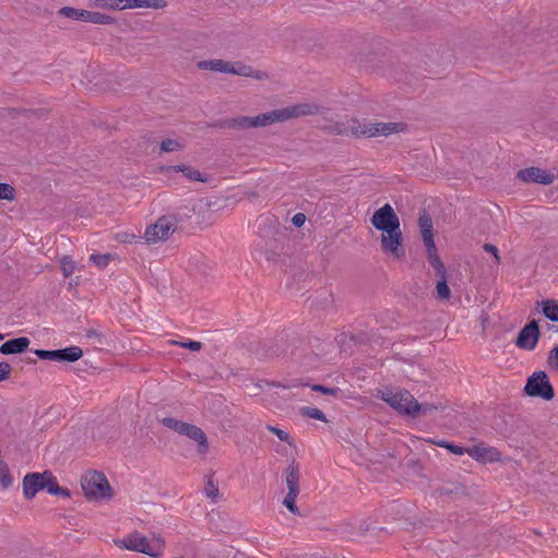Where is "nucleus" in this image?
<instances>
[{
    "label": "nucleus",
    "mask_w": 558,
    "mask_h": 558,
    "mask_svg": "<svg viewBox=\"0 0 558 558\" xmlns=\"http://www.w3.org/2000/svg\"><path fill=\"white\" fill-rule=\"evenodd\" d=\"M204 492L207 498H209L213 502H217L219 497V488L217 483L214 482L213 475L208 476Z\"/></svg>",
    "instance_id": "30"
},
{
    "label": "nucleus",
    "mask_w": 558,
    "mask_h": 558,
    "mask_svg": "<svg viewBox=\"0 0 558 558\" xmlns=\"http://www.w3.org/2000/svg\"><path fill=\"white\" fill-rule=\"evenodd\" d=\"M88 23L99 24V25H111V24H116L117 20L113 16L108 15V14L89 11Z\"/></svg>",
    "instance_id": "26"
},
{
    "label": "nucleus",
    "mask_w": 558,
    "mask_h": 558,
    "mask_svg": "<svg viewBox=\"0 0 558 558\" xmlns=\"http://www.w3.org/2000/svg\"><path fill=\"white\" fill-rule=\"evenodd\" d=\"M165 7V0H122V10L136 8L162 9Z\"/></svg>",
    "instance_id": "20"
},
{
    "label": "nucleus",
    "mask_w": 558,
    "mask_h": 558,
    "mask_svg": "<svg viewBox=\"0 0 558 558\" xmlns=\"http://www.w3.org/2000/svg\"><path fill=\"white\" fill-rule=\"evenodd\" d=\"M543 314L551 322H558V302L547 300L543 302Z\"/></svg>",
    "instance_id": "27"
},
{
    "label": "nucleus",
    "mask_w": 558,
    "mask_h": 558,
    "mask_svg": "<svg viewBox=\"0 0 558 558\" xmlns=\"http://www.w3.org/2000/svg\"><path fill=\"white\" fill-rule=\"evenodd\" d=\"M61 270L64 275V277L71 276L75 270V263L72 260L71 257L64 256L61 259Z\"/></svg>",
    "instance_id": "38"
},
{
    "label": "nucleus",
    "mask_w": 558,
    "mask_h": 558,
    "mask_svg": "<svg viewBox=\"0 0 558 558\" xmlns=\"http://www.w3.org/2000/svg\"><path fill=\"white\" fill-rule=\"evenodd\" d=\"M305 215L302 214V213H298L295 214L293 217H292V223L295 226V227H302L305 222Z\"/></svg>",
    "instance_id": "44"
},
{
    "label": "nucleus",
    "mask_w": 558,
    "mask_h": 558,
    "mask_svg": "<svg viewBox=\"0 0 558 558\" xmlns=\"http://www.w3.org/2000/svg\"><path fill=\"white\" fill-rule=\"evenodd\" d=\"M34 353L40 360L56 362H75L83 356V350L76 345L57 350L37 349L34 351Z\"/></svg>",
    "instance_id": "11"
},
{
    "label": "nucleus",
    "mask_w": 558,
    "mask_h": 558,
    "mask_svg": "<svg viewBox=\"0 0 558 558\" xmlns=\"http://www.w3.org/2000/svg\"><path fill=\"white\" fill-rule=\"evenodd\" d=\"M373 227L383 231L380 244L385 253L391 254L400 259L404 257L405 251L402 247V232L400 230V220L393 208L385 204L378 208L371 218Z\"/></svg>",
    "instance_id": "1"
},
{
    "label": "nucleus",
    "mask_w": 558,
    "mask_h": 558,
    "mask_svg": "<svg viewBox=\"0 0 558 558\" xmlns=\"http://www.w3.org/2000/svg\"><path fill=\"white\" fill-rule=\"evenodd\" d=\"M160 149L165 153H172L182 149V145L177 140H165L160 144Z\"/></svg>",
    "instance_id": "35"
},
{
    "label": "nucleus",
    "mask_w": 558,
    "mask_h": 558,
    "mask_svg": "<svg viewBox=\"0 0 558 558\" xmlns=\"http://www.w3.org/2000/svg\"><path fill=\"white\" fill-rule=\"evenodd\" d=\"M3 339H4V335L0 333V340H3Z\"/></svg>",
    "instance_id": "51"
},
{
    "label": "nucleus",
    "mask_w": 558,
    "mask_h": 558,
    "mask_svg": "<svg viewBox=\"0 0 558 558\" xmlns=\"http://www.w3.org/2000/svg\"><path fill=\"white\" fill-rule=\"evenodd\" d=\"M468 453L474 458L475 460L477 461H483L485 462L486 459H487V456H488V449L484 448V447H473L471 449H468L466 450Z\"/></svg>",
    "instance_id": "34"
},
{
    "label": "nucleus",
    "mask_w": 558,
    "mask_h": 558,
    "mask_svg": "<svg viewBox=\"0 0 558 558\" xmlns=\"http://www.w3.org/2000/svg\"><path fill=\"white\" fill-rule=\"evenodd\" d=\"M15 198V190L8 183H0V199L13 201Z\"/></svg>",
    "instance_id": "36"
},
{
    "label": "nucleus",
    "mask_w": 558,
    "mask_h": 558,
    "mask_svg": "<svg viewBox=\"0 0 558 558\" xmlns=\"http://www.w3.org/2000/svg\"><path fill=\"white\" fill-rule=\"evenodd\" d=\"M31 340L27 337L13 338L0 345V353L4 355L23 353L28 349Z\"/></svg>",
    "instance_id": "16"
},
{
    "label": "nucleus",
    "mask_w": 558,
    "mask_h": 558,
    "mask_svg": "<svg viewBox=\"0 0 558 558\" xmlns=\"http://www.w3.org/2000/svg\"><path fill=\"white\" fill-rule=\"evenodd\" d=\"M175 229V219L172 216L160 217L155 225L147 227L145 240L147 243L165 241Z\"/></svg>",
    "instance_id": "10"
},
{
    "label": "nucleus",
    "mask_w": 558,
    "mask_h": 558,
    "mask_svg": "<svg viewBox=\"0 0 558 558\" xmlns=\"http://www.w3.org/2000/svg\"><path fill=\"white\" fill-rule=\"evenodd\" d=\"M44 472L27 473L23 478V494L25 499H33L39 490L44 489Z\"/></svg>",
    "instance_id": "14"
},
{
    "label": "nucleus",
    "mask_w": 558,
    "mask_h": 558,
    "mask_svg": "<svg viewBox=\"0 0 558 558\" xmlns=\"http://www.w3.org/2000/svg\"><path fill=\"white\" fill-rule=\"evenodd\" d=\"M44 489H46L50 495L70 497V492L68 488L61 487L58 484L57 477L50 472H44Z\"/></svg>",
    "instance_id": "19"
},
{
    "label": "nucleus",
    "mask_w": 558,
    "mask_h": 558,
    "mask_svg": "<svg viewBox=\"0 0 558 558\" xmlns=\"http://www.w3.org/2000/svg\"><path fill=\"white\" fill-rule=\"evenodd\" d=\"M489 250H490V255H493L495 257V259L498 262L499 260V255H498L497 246L490 244V248Z\"/></svg>",
    "instance_id": "47"
},
{
    "label": "nucleus",
    "mask_w": 558,
    "mask_h": 558,
    "mask_svg": "<svg viewBox=\"0 0 558 558\" xmlns=\"http://www.w3.org/2000/svg\"><path fill=\"white\" fill-rule=\"evenodd\" d=\"M117 544L129 550L146 554L150 557H158L162 550V544L159 541H149L138 532L129 534Z\"/></svg>",
    "instance_id": "7"
},
{
    "label": "nucleus",
    "mask_w": 558,
    "mask_h": 558,
    "mask_svg": "<svg viewBox=\"0 0 558 558\" xmlns=\"http://www.w3.org/2000/svg\"><path fill=\"white\" fill-rule=\"evenodd\" d=\"M538 339H539L538 325L535 320H532L531 323H529L521 329V331L518 335L515 344L520 349L531 351L536 347Z\"/></svg>",
    "instance_id": "13"
},
{
    "label": "nucleus",
    "mask_w": 558,
    "mask_h": 558,
    "mask_svg": "<svg viewBox=\"0 0 558 558\" xmlns=\"http://www.w3.org/2000/svg\"><path fill=\"white\" fill-rule=\"evenodd\" d=\"M311 389L316 392L332 396L335 398H341L342 391L339 387H326L319 384L311 386Z\"/></svg>",
    "instance_id": "32"
},
{
    "label": "nucleus",
    "mask_w": 558,
    "mask_h": 558,
    "mask_svg": "<svg viewBox=\"0 0 558 558\" xmlns=\"http://www.w3.org/2000/svg\"><path fill=\"white\" fill-rule=\"evenodd\" d=\"M165 172H182L185 178H187L191 181H198V182H206L207 177L203 173H201L197 169L185 166V165H178V166H169L161 169Z\"/></svg>",
    "instance_id": "18"
},
{
    "label": "nucleus",
    "mask_w": 558,
    "mask_h": 558,
    "mask_svg": "<svg viewBox=\"0 0 558 558\" xmlns=\"http://www.w3.org/2000/svg\"><path fill=\"white\" fill-rule=\"evenodd\" d=\"M82 489L87 499H99L110 496V485L101 472L86 473L81 481Z\"/></svg>",
    "instance_id": "6"
},
{
    "label": "nucleus",
    "mask_w": 558,
    "mask_h": 558,
    "mask_svg": "<svg viewBox=\"0 0 558 558\" xmlns=\"http://www.w3.org/2000/svg\"><path fill=\"white\" fill-rule=\"evenodd\" d=\"M482 247H483V250H484L485 252H487V253H488V250H489L488 242L484 243Z\"/></svg>",
    "instance_id": "49"
},
{
    "label": "nucleus",
    "mask_w": 558,
    "mask_h": 558,
    "mask_svg": "<svg viewBox=\"0 0 558 558\" xmlns=\"http://www.w3.org/2000/svg\"><path fill=\"white\" fill-rule=\"evenodd\" d=\"M499 456H500L499 452L495 448L490 447V462L495 461V460H499Z\"/></svg>",
    "instance_id": "46"
},
{
    "label": "nucleus",
    "mask_w": 558,
    "mask_h": 558,
    "mask_svg": "<svg viewBox=\"0 0 558 558\" xmlns=\"http://www.w3.org/2000/svg\"><path fill=\"white\" fill-rule=\"evenodd\" d=\"M59 14L74 21L88 22L89 11L72 7H63L59 10Z\"/></svg>",
    "instance_id": "22"
},
{
    "label": "nucleus",
    "mask_w": 558,
    "mask_h": 558,
    "mask_svg": "<svg viewBox=\"0 0 558 558\" xmlns=\"http://www.w3.org/2000/svg\"><path fill=\"white\" fill-rule=\"evenodd\" d=\"M300 413L303 416H306V417H310V418L318 420V421H322V422H326L327 421L326 415L323 413V411H320L317 408L303 407V408L300 409Z\"/></svg>",
    "instance_id": "31"
},
{
    "label": "nucleus",
    "mask_w": 558,
    "mask_h": 558,
    "mask_svg": "<svg viewBox=\"0 0 558 558\" xmlns=\"http://www.w3.org/2000/svg\"><path fill=\"white\" fill-rule=\"evenodd\" d=\"M13 483V478L10 474L8 463L0 458V484L3 488H9Z\"/></svg>",
    "instance_id": "29"
},
{
    "label": "nucleus",
    "mask_w": 558,
    "mask_h": 558,
    "mask_svg": "<svg viewBox=\"0 0 558 558\" xmlns=\"http://www.w3.org/2000/svg\"><path fill=\"white\" fill-rule=\"evenodd\" d=\"M181 345L183 348H186L191 351H199L203 347L202 342H198V341H187V342H184V343H181Z\"/></svg>",
    "instance_id": "43"
},
{
    "label": "nucleus",
    "mask_w": 558,
    "mask_h": 558,
    "mask_svg": "<svg viewBox=\"0 0 558 558\" xmlns=\"http://www.w3.org/2000/svg\"><path fill=\"white\" fill-rule=\"evenodd\" d=\"M380 399L388 403L399 414L413 418V402L414 397L408 390H385L380 391Z\"/></svg>",
    "instance_id": "9"
},
{
    "label": "nucleus",
    "mask_w": 558,
    "mask_h": 558,
    "mask_svg": "<svg viewBox=\"0 0 558 558\" xmlns=\"http://www.w3.org/2000/svg\"><path fill=\"white\" fill-rule=\"evenodd\" d=\"M269 430H271L281 441H289L290 436L283 429L277 428L275 426H268Z\"/></svg>",
    "instance_id": "41"
},
{
    "label": "nucleus",
    "mask_w": 558,
    "mask_h": 558,
    "mask_svg": "<svg viewBox=\"0 0 558 558\" xmlns=\"http://www.w3.org/2000/svg\"><path fill=\"white\" fill-rule=\"evenodd\" d=\"M90 7L109 10H122V0H89Z\"/></svg>",
    "instance_id": "28"
},
{
    "label": "nucleus",
    "mask_w": 558,
    "mask_h": 558,
    "mask_svg": "<svg viewBox=\"0 0 558 558\" xmlns=\"http://www.w3.org/2000/svg\"><path fill=\"white\" fill-rule=\"evenodd\" d=\"M86 336H87L88 338H93V337H99V333H98L96 330H88V331L86 332Z\"/></svg>",
    "instance_id": "48"
},
{
    "label": "nucleus",
    "mask_w": 558,
    "mask_h": 558,
    "mask_svg": "<svg viewBox=\"0 0 558 558\" xmlns=\"http://www.w3.org/2000/svg\"><path fill=\"white\" fill-rule=\"evenodd\" d=\"M439 280L436 283V298L439 301H448L451 296V291L447 282V269L442 275H437Z\"/></svg>",
    "instance_id": "23"
},
{
    "label": "nucleus",
    "mask_w": 558,
    "mask_h": 558,
    "mask_svg": "<svg viewBox=\"0 0 558 558\" xmlns=\"http://www.w3.org/2000/svg\"><path fill=\"white\" fill-rule=\"evenodd\" d=\"M161 424L177 432L180 435H184L189 437L190 439L197 442L198 446V452L201 454L207 453L209 449L208 440L206 434L203 432L202 428L197 427L196 425L182 422L180 420H177L174 417H163L161 420Z\"/></svg>",
    "instance_id": "5"
},
{
    "label": "nucleus",
    "mask_w": 558,
    "mask_h": 558,
    "mask_svg": "<svg viewBox=\"0 0 558 558\" xmlns=\"http://www.w3.org/2000/svg\"><path fill=\"white\" fill-rule=\"evenodd\" d=\"M524 392L533 398H541L549 401L554 398L555 391L547 374L543 371L533 373L526 380Z\"/></svg>",
    "instance_id": "8"
},
{
    "label": "nucleus",
    "mask_w": 558,
    "mask_h": 558,
    "mask_svg": "<svg viewBox=\"0 0 558 558\" xmlns=\"http://www.w3.org/2000/svg\"><path fill=\"white\" fill-rule=\"evenodd\" d=\"M270 218H260V226H258V235L259 236H268L274 235L276 231V226H270Z\"/></svg>",
    "instance_id": "33"
},
{
    "label": "nucleus",
    "mask_w": 558,
    "mask_h": 558,
    "mask_svg": "<svg viewBox=\"0 0 558 558\" xmlns=\"http://www.w3.org/2000/svg\"><path fill=\"white\" fill-rule=\"evenodd\" d=\"M418 227H420L423 240H426V238H428V239L434 238L433 221H432L430 216L426 211H424L423 214L420 215Z\"/></svg>",
    "instance_id": "24"
},
{
    "label": "nucleus",
    "mask_w": 558,
    "mask_h": 558,
    "mask_svg": "<svg viewBox=\"0 0 558 558\" xmlns=\"http://www.w3.org/2000/svg\"><path fill=\"white\" fill-rule=\"evenodd\" d=\"M286 483L288 486V494L299 495L300 494V466L293 460L284 471Z\"/></svg>",
    "instance_id": "17"
},
{
    "label": "nucleus",
    "mask_w": 558,
    "mask_h": 558,
    "mask_svg": "<svg viewBox=\"0 0 558 558\" xmlns=\"http://www.w3.org/2000/svg\"><path fill=\"white\" fill-rule=\"evenodd\" d=\"M438 410V407L434 403H420L414 399L412 411H413V418H416L422 415H429L433 412Z\"/></svg>",
    "instance_id": "25"
},
{
    "label": "nucleus",
    "mask_w": 558,
    "mask_h": 558,
    "mask_svg": "<svg viewBox=\"0 0 558 558\" xmlns=\"http://www.w3.org/2000/svg\"><path fill=\"white\" fill-rule=\"evenodd\" d=\"M111 258L110 254H92L89 259L100 269L105 268Z\"/></svg>",
    "instance_id": "37"
},
{
    "label": "nucleus",
    "mask_w": 558,
    "mask_h": 558,
    "mask_svg": "<svg viewBox=\"0 0 558 558\" xmlns=\"http://www.w3.org/2000/svg\"><path fill=\"white\" fill-rule=\"evenodd\" d=\"M298 496L299 495L287 494L284 499H283V505L293 514H299L300 513L299 508L295 505V500H296Z\"/></svg>",
    "instance_id": "39"
},
{
    "label": "nucleus",
    "mask_w": 558,
    "mask_h": 558,
    "mask_svg": "<svg viewBox=\"0 0 558 558\" xmlns=\"http://www.w3.org/2000/svg\"><path fill=\"white\" fill-rule=\"evenodd\" d=\"M331 130L333 133L355 137L388 136L400 132L402 124L396 122L361 123L356 118H344L337 121Z\"/></svg>",
    "instance_id": "2"
},
{
    "label": "nucleus",
    "mask_w": 558,
    "mask_h": 558,
    "mask_svg": "<svg viewBox=\"0 0 558 558\" xmlns=\"http://www.w3.org/2000/svg\"><path fill=\"white\" fill-rule=\"evenodd\" d=\"M485 322H486V318H482V329H483V331H485Z\"/></svg>",
    "instance_id": "50"
},
{
    "label": "nucleus",
    "mask_w": 558,
    "mask_h": 558,
    "mask_svg": "<svg viewBox=\"0 0 558 558\" xmlns=\"http://www.w3.org/2000/svg\"><path fill=\"white\" fill-rule=\"evenodd\" d=\"M549 363L558 369V347L550 352Z\"/></svg>",
    "instance_id": "45"
},
{
    "label": "nucleus",
    "mask_w": 558,
    "mask_h": 558,
    "mask_svg": "<svg viewBox=\"0 0 558 558\" xmlns=\"http://www.w3.org/2000/svg\"><path fill=\"white\" fill-rule=\"evenodd\" d=\"M197 68L201 70H210L220 73H230L245 77H254L262 80L264 73L254 71L252 66L245 65L241 62H227L220 59L203 60L197 63Z\"/></svg>",
    "instance_id": "4"
},
{
    "label": "nucleus",
    "mask_w": 558,
    "mask_h": 558,
    "mask_svg": "<svg viewBox=\"0 0 558 558\" xmlns=\"http://www.w3.org/2000/svg\"><path fill=\"white\" fill-rule=\"evenodd\" d=\"M324 113V108L310 102L296 104L290 107L271 110L253 117L254 128L267 126L284 122L293 118L316 116Z\"/></svg>",
    "instance_id": "3"
},
{
    "label": "nucleus",
    "mask_w": 558,
    "mask_h": 558,
    "mask_svg": "<svg viewBox=\"0 0 558 558\" xmlns=\"http://www.w3.org/2000/svg\"><path fill=\"white\" fill-rule=\"evenodd\" d=\"M221 125L234 130H246L254 128L253 117H238L234 119L225 120Z\"/></svg>",
    "instance_id": "21"
},
{
    "label": "nucleus",
    "mask_w": 558,
    "mask_h": 558,
    "mask_svg": "<svg viewBox=\"0 0 558 558\" xmlns=\"http://www.w3.org/2000/svg\"><path fill=\"white\" fill-rule=\"evenodd\" d=\"M426 247V257L429 265L435 269L436 275H442L445 272V265L437 254V247L434 238H426L423 240Z\"/></svg>",
    "instance_id": "15"
},
{
    "label": "nucleus",
    "mask_w": 558,
    "mask_h": 558,
    "mask_svg": "<svg viewBox=\"0 0 558 558\" xmlns=\"http://www.w3.org/2000/svg\"><path fill=\"white\" fill-rule=\"evenodd\" d=\"M11 365L7 362H0V381L5 380L11 373Z\"/></svg>",
    "instance_id": "40"
},
{
    "label": "nucleus",
    "mask_w": 558,
    "mask_h": 558,
    "mask_svg": "<svg viewBox=\"0 0 558 558\" xmlns=\"http://www.w3.org/2000/svg\"><path fill=\"white\" fill-rule=\"evenodd\" d=\"M438 445L441 447L448 448L452 453L459 454V456L463 454L464 451H466L464 448L453 445V444L439 442Z\"/></svg>",
    "instance_id": "42"
},
{
    "label": "nucleus",
    "mask_w": 558,
    "mask_h": 558,
    "mask_svg": "<svg viewBox=\"0 0 558 558\" xmlns=\"http://www.w3.org/2000/svg\"><path fill=\"white\" fill-rule=\"evenodd\" d=\"M518 178L523 182L549 185L554 182L555 174L537 167H530L520 170Z\"/></svg>",
    "instance_id": "12"
}]
</instances>
